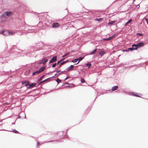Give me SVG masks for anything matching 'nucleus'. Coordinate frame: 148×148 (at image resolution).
<instances>
[{
	"label": "nucleus",
	"instance_id": "46",
	"mask_svg": "<svg viewBox=\"0 0 148 148\" xmlns=\"http://www.w3.org/2000/svg\"><path fill=\"white\" fill-rule=\"evenodd\" d=\"M63 72V71H62V72H61V73H59V74H62V73Z\"/></svg>",
	"mask_w": 148,
	"mask_h": 148
},
{
	"label": "nucleus",
	"instance_id": "37",
	"mask_svg": "<svg viewBox=\"0 0 148 148\" xmlns=\"http://www.w3.org/2000/svg\"><path fill=\"white\" fill-rule=\"evenodd\" d=\"M36 74V73L35 72H34V73H33L32 74V75H35V74Z\"/></svg>",
	"mask_w": 148,
	"mask_h": 148
},
{
	"label": "nucleus",
	"instance_id": "34",
	"mask_svg": "<svg viewBox=\"0 0 148 148\" xmlns=\"http://www.w3.org/2000/svg\"><path fill=\"white\" fill-rule=\"evenodd\" d=\"M13 132L15 133H18V132L16 130H14L13 131Z\"/></svg>",
	"mask_w": 148,
	"mask_h": 148
},
{
	"label": "nucleus",
	"instance_id": "20",
	"mask_svg": "<svg viewBox=\"0 0 148 148\" xmlns=\"http://www.w3.org/2000/svg\"><path fill=\"white\" fill-rule=\"evenodd\" d=\"M70 52H68V53H66L64 56H62V57H64L66 56H67V55H69L70 54Z\"/></svg>",
	"mask_w": 148,
	"mask_h": 148
},
{
	"label": "nucleus",
	"instance_id": "31",
	"mask_svg": "<svg viewBox=\"0 0 148 148\" xmlns=\"http://www.w3.org/2000/svg\"><path fill=\"white\" fill-rule=\"evenodd\" d=\"M132 21V19H130L127 22V23H130Z\"/></svg>",
	"mask_w": 148,
	"mask_h": 148
},
{
	"label": "nucleus",
	"instance_id": "28",
	"mask_svg": "<svg viewBox=\"0 0 148 148\" xmlns=\"http://www.w3.org/2000/svg\"><path fill=\"white\" fill-rule=\"evenodd\" d=\"M122 5H125V2H126V1H124L123 0H122Z\"/></svg>",
	"mask_w": 148,
	"mask_h": 148
},
{
	"label": "nucleus",
	"instance_id": "3",
	"mask_svg": "<svg viewBox=\"0 0 148 148\" xmlns=\"http://www.w3.org/2000/svg\"><path fill=\"white\" fill-rule=\"evenodd\" d=\"M57 57L56 56L53 57L51 60L49 62V63H53L54 62H56L57 60Z\"/></svg>",
	"mask_w": 148,
	"mask_h": 148
},
{
	"label": "nucleus",
	"instance_id": "15",
	"mask_svg": "<svg viewBox=\"0 0 148 148\" xmlns=\"http://www.w3.org/2000/svg\"><path fill=\"white\" fill-rule=\"evenodd\" d=\"M105 54V53L104 51H101L99 53V54L101 56H102Z\"/></svg>",
	"mask_w": 148,
	"mask_h": 148
},
{
	"label": "nucleus",
	"instance_id": "2",
	"mask_svg": "<svg viewBox=\"0 0 148 148\" xmlns=\"http://www.w3.org/2000/svg\"><path fill=\"white\" fill-rule=\"evenodd\" d=\"M48 59H46L45 58H43L40 61V63L43 64H46V62L47 61Z\"/></svg>",
	"mask_w": 148,
	"mask_h": 148
},
{
	"label": "nucleus",
	"instance_id": "39",
	"mask_svg": "<svg viewBox=\"0 0 148 148\" xmlns=\"http://www.w3.org/2000/svg\"><path fill=\"white\" fill-rule=\"evenodd\" d=\"M56 72L57 73H59V72H60V71H56Z\"/></svg>",
	"mask_w": 148,
	"mask_h": 148
},
{
	"label": "nucleus",
	"instance_id": "47",
	"mask_svg": "<svg viewBox=\"0 0 148 148\" xmlns=\"http://www.w3.org/2000/svg\"><path fill=\"white\" fill-rule=\"evenodd\" d=\"M74 52V51H71V52Z\"/></svg>",
	"mask_w": 148,
	"mask_h": 148
},
{
	"label": "nucleus",
	"instance_id": "14",
	"mask_svg": "<svg viewBox=\"0 0 148 148\" xmlns=\"http://www.w3.org/2000/svg\"><path fill=\"white\" fill-rule=\"evenodd\" d=\"M130 51L134 50L137 49V48H134V47L129 48L128 49Z\"/></svg>",
	"mask_w": 148,
	"mask_h": 148
},
{
	"label": "nucleus",
	"instance_id": "12",
	"mask_svg": "<svg viewBox=\"0 0 148 148\" xmlns=\"http://www.w3.org/2000/svg\"><path fill=\"white\" fill-rule=\"evenodd\" d=\"M49 78L47 79H45V80H44L43 81H41L39 83V84H42V83H43L44 82L48 81H49Z\"/></svg>",
	"mask_w": 148,
	"mask_h": 148
},
{
	"label": "nucleus",
	"instance_id": "41",
	"mask_svg": "<svg viewBox=\"0 0 148 148\" xmlns=\"http://www.w3.org/2000/svg\"><path fill=\"white\" fill-rule=\"evenodd\" d=\"M69 78L68 77H67L65 79V80H66L67 79Z\"/></svg>",
	"mask_w": 148,
	"mask_h": 148
},
{
	"label": "nucleus",
	"instance_id": "18",
	"mask_svg": "<svg viewBox=\"0 0 148 148\" xmlns=\"http://www.w3.org/2000/svg\"><path fill=\"white\" fill-rule=\"evenodd\" d=\"M36 84L34 83H32L29 85V87H32L35 86Z\"/></svg>",
	"mask_w": 148,
	"mask_h": 148
},
{
	"label": "nucleus",
	"instance_id": "21",
	"mask_svg": "<svg viewBox=\"0 0 148 148\" xmlns=\"http://www.w3.org/2000/svg\"><path fill=\"white\" fill-rule=\"evenodd\" d=\"M78 61V59H76L74 60H73L72 61V62L73 63H75Z\"/></svg>",
	"mask_w": 148,
	"mask_h": 148
},
{
	"label": "nucleus",
	"instance_id": "11",
	"mask_svg": "<svg viewBox=\"0 0 148 148\" xmlns=\"http://www.w3.org/2000/svg\"><path fill=\"white\" fill-rule=\"evenodd\" d=\"M45 69V67H42L39 69V71L40 73H41Z\"/></svg>",
	"mask_w": 148,
	"mask_h": 148
},
{
	"label": "nucleus",
	"instance_id": "38",
	"mask_svg": "<svg viewBox=\"0 0 148 148\" xmlns=\"http://www.w3.org/2000/svg\"><path fill=\"white\" fill-rule=\"evenodd\" d=\"M36 74V73L35 72H34V73H33L32 74V75H35V74Z\"/></svg>",
	"mask_w": 148,
	"mask_h": 148
},
{
	"label": "nucleus",
	"instance_id": "29",
	"mask_svg": "<svg viewBox=\"0 0 148 148\" xmlns=\"http://www.w3.org/2000/svg\"><path fill=\"white\" fill-rule=\"evenodd\" d=\"M102 19V18H97V19H95V20L97 21H101Z\"/></svg>",
	"mask_w": 148,
	"mask_h": 148
},
{
	"label": "nucleus",
	"instance_id": "44",
	"mask_svg": "<svg viewBox=\"0 0 148 148\" xmlns=\"http://www.w3.org/2000/svg\"><path fill=\"white\" fill-rule=\"evenodd\" d=\"M64 84H69V83H65Z\"/></svg>",
	"mask_w": 148,
	"mask_h": 148
},
{
	"label": "nucleus",
	"instance_id": "32",
	"mask_svg": "<svg viewBox=\"0 0 148 148\" xmlns=\"http://www.w3.org/2000/svg\"><path fill=\"white\" fill-rule=\"evenodd\" d=\"M145 20L146 21L147 23V24L148 25V18H145Z\"/></svg>",
	"mask_w": 148,
	"mask_h": 148
},
{
	"label": "nucleus",
	"instance_id": "33",
	"mask_svg": "<svg viewBox=\"0 0 148 148\" xmlns=\"http://www.w3.org/2000/svg\"><path fill=\"white\" fill-rule=\"evenodd\" d=\"M133 95L134 96H135L136 97H140V96H139L138 95L136 94H133Z\"/></svg>",
	"mask_w": 148,
	"mask_h": 148
},
{
	"label": "nucleus",
	"instance_id": "9",
	"mask_svg": "<svg viewBox=\"0 0 148 148\" xmlns=\"http://www.w3.org/2000/svg\"><path fill=\"white\" fill-rule=\"evenodd\" d=\"M118 88V86H114L112 88V91H114L115 90H117Z\"/></svg>",
	"mask_w": 148,
	"mask_h": 148
},
{
	"label": "nucleus",
	"instance_id": "8",
	"mask_svg": "<svg viewBox=\"0 0 148 148\" xmlns=\"http://www.w3.org/2000/svg\"><path fill=\"white\" fill-rule=\"evenodd\" d=\"M74 68V66L73 65H71L70 66L68 67L67 69L68 71H71V69H72Z\"/></svg>",
	"mask_w": 148,
	"mask_h": 148
},
{
	"label": "nucleus",
	"instance_id": "13",
	"mask_svg": "<svg viewBox=\"0 0 148 148\" xmlns=\"http://www.w3.org/2000/svg\"><path fill=\"white\" fill-rule=\"evenodd\" d=\"M97 49H95L92 51L90 52L89 54H90V55H92V54H94L96 52V51H97Z\"/></svg>",
	"mask_w": 148,
	"mask_h": 148
},
{
	"label": "nucleus",
	"instance_id": "27",
	"mask_svg": "<svg viewBox=\"0 0 148 148\" xmlns=\"http://www.w3.org/2000/svg\"><path fill=\"white\" fill-rule=\"evenodd\" d=\"M132 46L133 47H135V48H137V49L138 48L137 45L133 44L132 45Z\"/></svg>",
	"mask_w": 148,
	"mask_h": 148
},
{
	"label": "nucleus",
	"instance_id": "1",
	"mask_svg": "<svg viewBox=\"0 0 148 148\" xmlns=\"http://www.w3.org/2000/svg\"><path fill=\"white\" fill-rule=\"evenodd\" d=\"M14 34H15V33L13 32H10L8 30L2 31L0 32V34H3L5 36H7L10 34L12 35Z\"/></svg>",
	"mask_w": 148,
	"mask_h": 148
},
{
	"label": "nucleus",
	"instance_id": "25",
	"mask_svg": "<svg viewBox=\"0 0 148 148\" xmlns=\"http://www.w3.org/2000/svg\"><path fill=\"white\" fill-rule=\"evenodd\" d=\"M56 81L57 82L58 84L61 81V80L59 78H57V79L56 80Z\"/></svg>",
	"mask_w": 148,
	"mask_h": 148
},
{
	"label": "nucleus",
	"instance_id": "4",
	"mask_svg": "<svg viewBox=\"0 0 148 148\" xmlns=\"http://www.w3.org/2000/svg\"><path fill=\"white\" fill-rule=\"evenodd\" d=\"M60 25L58 23H53L52 25V27L53 28H56L59 27Z\"/></svg>",
	"mask_w": 148,
	"mask_h": 148
},
{
	"label": "nucleus",
	"instance_id": "24",
	"mask_svg": "<svg viewBox=\"0 0 148 148\" xmlns=\"http://www.w3.org/2000/svg\"><path fill=\"white\" fill-rule=\"evenodd\" d=\"M81 81L82 83H84L85 82V80L83 78H81Z\"/></svg>",
	"mask_w": 148,
	"mask_h": 148
},
{
	"label": "nucleus",
	"instance_id": "30",
	"mask_svg": "<svg viewBox=\"0 0 148 148\" xmlns=\"http://www.w3.org/2000/svg\"><path fill=\"white\" fill-rule=\"evenodd\" d=\"M56 63H55L52 65V67H56Z\"/></svg>",
	"mask_w": 148,
	"mask_h": 148
},
{
	"label": "nucleus",
	"instance_id": "36",
	"mask_svg": "<svg viewBox=\"0 0 148 148\" xmlns=\"http://www.w3.org/2000/svg\"><path fill=\"white\" fill-rule=\"evenodd\" d=\"M35 72L36 73H36L38 74V73H40L39 71V70L38 71H35Z\"/></svg>",
	"mask_w": 148,
	"mask_h": 148
},
{
	"label": "nucleus",
	"instance_id": "16",
	"mask_svg": "<svg viewBox=\"0 0 148 148\" xmlns=\"http://www.w3.org/2000/svg\"><path fill=\"white\" fill-rule=\"evenodd\" d=\"M83 58H84V57H80V58H77V59H78V60H79V61L76 64H78L79 63V62L80 61H81L82 60Z\"/></svg>",
	"mask_w": 148,
	"mask_h": 148
},
{
	"label": "nucleus",
	"instance_id": "23",
	"mask_svg": "<svg viewBox=\"0 0 148 148\" xmlns=\"http://www.w3.org/2000/svg\"><path fill=\"white\" fill-rule=\"evenodd\" d=\"M45 76V75H43L38 80V82H39L42 79H43V77Z\"/></svg>",
	"mask_w": 148,
	"mask_h": 148
},
{
	"label": "nucleus",
	"instance_id": "35",
	"mask_svg": "<svg viewBox=\"0 0 148 148\" xmlns=\"http://www.w3.org/2000/svg\"><path fill=\"white\" fill-rule=\"evenodd\" d=\"M137 35L140 36H143V34H142L140 33H138L137 34Z\"/></svg>",
	"mask_w": 148,
	"mask_h": 148
},
{
	"label": "nucleus",
	"instance_id": "10",
	"mask_svg": "<svg viewBox=\"0 0 148 148\" xmlns=\"http://www.w3.org/2000/svg\"><path fill=\"white\" fill-rule=\"evenodd\" d=\"M22 84H25V86H28V85H29V83L28 82L25 81V82H23Z\"/></svg>",
	"mask_w": 148,
	"mask_h": 148
},
{
	"label": "nucleus",
	"instance_id": "5",
	"mask_svg": "<svg viewBox=\"0 0 148 148\" xmlns=\"http://www.w3.org/2000/svg\"><path fill=\"white\" fill-rule=\"evenodd\" d=\"M115 36V34H114L112 36L106 39H104L103 40H111L112 38H113Z\"/></svg>",
	"mask_w": 148,
	"mask_h": 148
},
{
	"label": "nucleus",
	"instance_id": "22",
	"mask_svg": "<svg viewBox=\"0 0 148 148\" xmlns=\"http://www.w3.org/2000/svg\"><path fill=\"white\" fill-rule=\"evenodd\" d=\"M86 65L88 66V68H89L91 66V64L90 63L88 62L87 63Z\"/></svg>",
	"mask_w": 148,
	"mask_h": 148
},
{
	"label": "nucleus",
	"instance_id": "6",
	"mask_svg": "<svg viewBox=\"0 0 148 148\" xmlns=\"http://www.w3.org/2000/svg\"><path fill=\"white\" fill-rule=\"evenodd\" d=\"M6 15L7 16H10L12 14V13L11 12H6L5 13Z\"/></svg>",
	"mask_w": 148,
	"mask_h": 148
},
{
	"label": "nucleus",
	"instance_id": "26",
	"mask_svg": "<svg viewBox=\"0 0 148 148\" xmlns=\"http://www.w3.org/2000/svg\"><path fill=\"white\" fill-rule=\"evenodd\" d=\"M64 60V59H62V60H61L59 61L58 62L56 63V64H59L63 60Z\"/></svg>",
	"mask_w": 148,
	"mask_h": 148
},
{
	"label": "nucleus",
	"instance_id": "48",
	"mask_svg": "<svg viewBox=\"0 0 148 148\" xmlns=\"http://www.w3.org/2000/svg\"><path fill=\"white\" fill-rule=\"evenodd\" d=\"M135 1V0H134V1Z\"/></svg>",
	"mask_w": 148,
	"mask_h": 148
},
{
	"label": "nucleus",
	"instance_id": "17",
	"mask_svg": "<svg viewBox=\"0 0 148 148\" xmlns=\"http://www.w3.org/2000/svg\"><path fill=\"white\" fill-rule=\"evenodd\" d=\"M68 62V60H67L66 61H63V62H62L60 63V64L59 66L60 67L61 65H63L64 64L66 63V62Z\"/></svg>",
	"mask_w": 148,
	"mask_h": 148
},
{
	"label": "nucleus",
	"instance_id": "19",
	"mask_svg": "<svg viewBox=\"0 0 148 148\" xmlns=\"http://www.w3.org/2000/svg\"><path fill=\"white\" fill-rule=\"evenodd\" d=\"M116 22V21H111L110 22L108 23V25H112L113 23H115Z\"/></svg>",
	"mask_w": 148,
	"mask_h": 148
},
{
	"label": "nucleus",
	"instance_id": "40",
	"mask_svg": "<svg viewBox=\"0 0 148 148\" xmlns=\"http://www.w3.org/2000/svg\"><path fill=\"white\" fill-rule=\"evenodd\" d=\"M128 24V23H127V22H126V23H125V26L126 25H127V24Z\"/></svg>",
	"mask_w": 148,
	"mask_h": 148
},
{
	"label": "nucleus",
	"instance_id": "45",
	"mask_svg": "<svg viewBox=\"0 0 148 148\" xmlns=\"http://www.w3.org/2000/svg\"><path fill=\"white\" fill-rule=\"evenodd\" d=\"M39 142H38L37 143V145H39Z\"/></svg>",
	"mask_w": 148,
	"mask_h": 148
},
{
	"label": "nucleus",
	"instance_id": "43",
	"mask_svg": "<svg viewBox=\"0 0 148 148\" xmlns=\"http://www.w3.org/2000/svg\"><path fill=\"white\" fill-rule=\"evenodd\" d=\"M128 50H129L128 49V50H125L124 51H128Z\"/></svg>",
	"mask_w": 148,
	"mask_h": 148
},
{
	"label": "nucleus",
	"instance_id": "7",
	"mask_svg": "<svg viewBox=\"0 0 148 148\" xmlns=\"http://www.w3.org/2000/svg\"><path fill=\"white\" fill-rule=\"evenodd\" d=\"M144 45V43L143 42H139L137 43V45L138 47H141L143 46Z\"/></svg>",
	"mask_w": 148,
	"mask_h": 148
},
{
	"label": "nucleus",
	"instance_id": "42",
	"mask_svg": "<svg viewBox=\"0 0 148 148\" xmlns=\"http://www.w3.org/2000/svg\"><path fill=\"white\" fill-rule=\"evenodd\" d=\"M56 75H57V74L56 73V74L54 75V76H53V77H53H53H56Z\"/></svg>",
	"mask_w": 148,
	"mask_h": 148
}]
</instances>
